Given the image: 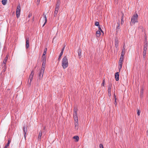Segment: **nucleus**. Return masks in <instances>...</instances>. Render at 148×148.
<instances>
[{"instance_id": "obj_21", "label": "nucleus", "mask_w": 148, "mask_h": 148, "mask_svg": "<svg viewBox=\"0 0 148 148\" xmlns=\"http://www.w3.org/2000/svg\"><path fill=\"white\" fill-rule=\"evenodd\" d=\"M115 47L116 48H117L118 46V42L117 40H115Z\"/></svg>"}, {"instance_id": "obj_11", "label": "nucleus", "mask_w": 148, "mask_h": 148, "mask_svg": "<svg viewBox=\"0 0 148 148\" xmlns=\"http://www.w3.org/2000/svg\"><path fill=\"white\" fill-rule=\"evenodd\" d=\"M43 19L44 20V21L45 22L44 24H43V25L42 26L43 27L44 26V25H45V23H46L47 21V17H46V15H45L44 14H43Z\"/></svg>"}, {"instance_id": "obj_39", "label": "nucleus", "mask_w": 148, "mask_h": 148, "mask_svg": "<svg viewBox=\"0 0 148 148\" xmlns=\"http://www.w3.org/2000/svg\"><path fill=\"white\" fill-rule=\"evenodd\" d=\"M116 98H115V101H114V103L115 104V105H116Z\"/></svg>"}, {"instance_id": "obj_24", "label": "nucleus", "mask_w": 148, "mask_h": 148, "mask_svg": "<svg viewBox=\"0 0 148 148\" xmlns=\"http://www.w3.org/2000/svg\"><path fill=\"white\" fill-rule=\"evenodd\" d=\"M147 43H146V44L144 45V51H146L147 49Z\"/></svg>"}, {"instance_id": "obj_31", "label": "nucleus", "mask_w": 148, "mask_h": 148, "mask_svg": "<svg viewBox=\"0 0 148 148\" xmlns=\"http://www.w3.org/2000/svg\"><path fill=\"white\" fill-rule=\"evenodd\" d=\"M99 30L98 31H101L102 32H103H103L102 30L101 27L100 26L99 27Z\"/></svg>"}, {"instance_id": "obj_44", "label": "nucleus", "mask_w": 148, "mask_h": 148, "mask_svg": "<svg viewBox=\"0 0 148 148\" xmlns=\"http://www.w3.org/2000/svg\"><path fill=\"white\" fill-rule=\"evenodd\" d=\"M7 147L6 146H5V147H4V148H7Z\"/></svg>"}, {"instance_id": "obj_36", "label": "nucleus", "mask_w": 148, "mask_h": 148, "mask_svg": "<svg viewBox=\"0 0 148 148\" xmlns=\"http://www.w3.org/2000/svg\"><path fill=\"white\" fill-rule=\"evenodd\" d=\"M46 54V52L44 51L43 53L42 56H45V55Z\"/></svg>"}, {"instance_id": "obj_13", "label": "nucleus", "mask_w": 148, "mask_h": 148, "mask_svg": "<svg viewBox=\"0 0 148 148\" xmlns=\"http://www.w3.org/2000/svg\"><path fill=\"white\" fill-rule=\"evenodd\" d=\"M119 73L118 72H116L115 74V77L116 79V80L117 81L119 80Z\"/></svg>"}, {"instance_id": "obj_41", "label": "nucleus", "mask_w": 148, "mask_h": 148, "mask_svg": "<svg viewBox=\"0 0 148 148\" xmlns=\"http://www.w3.org/2000/svg\"><path fill=\"white\" fill-rule=\"evenodd\" d=\"M143 90H142L141 91V93H143Z\"/></svg>"}, {"instance_id": "obj_23", "label": "nucleus", "mask_w": 148, "mask_h": 148, "mask_svg": "<svg viewBox=\"0 0 148 148\" xmlns=\"http://www.w3.org/2000/svg\"><path fill=\"white\" fill-rule=\"evenodd\" d=\"M123 16H124V14H123L122 15L121 18V24H122L124 23L123 21Z\"/></svg>"}, {"instance_id": "obj_26", "label": "nucleus", "mask_w": 148, "mask_h": 148, "mask_svg": "<svg viewBox=\"0 0 148 148\" xmlns=\"http://www.w3.org/2000/svg\"><path fill=\"white\" fill-rule=\"evenodd\" d=\"M60 0H58L56 5H57V6H60Z\"/></svg>"}, {"instance_id": "obj_3", "label": "nucleus", "mask_w": 148, "mask_h": 148, "mask_svg": "<svg viewBox=\"0 0 148 148\" xmlns=\"http://www.w3.org/2000/svg\"><path fill=\"white\" fill-rule=\"evenodd\" d=\"M68 65V62L67 57L66 56H64L62 60V66L64 69L66 68Z\"/></svg>"}, {"instance_id": "obj_20", "label": "nucleus", "mask_w": 148, "mask_h": 148, "mask_svg": "<svg viewBox=\"0 0 148 148\" xmlns=\"http://www.w3.org/2000/svg\"><path fill=\"white\" fill-rule=\"evenodd\" d=\"M42 59L43 62H46V56H42Z\"/></svg>"}, {"instance_id": "obj_19", "label": "nucleus", "mask_w": 148, "mask_h": 148, "mask_svg": "<svg viewBox=\"0 0 148 148\" xmlns=\"http://www.w3.org/2000/svg\"><path fill=\"white\" fill-rule=\"evenodd\" d=\"M78 56H79V58H80L81 57V50L80 49H79L78 50Z\"/></svg>"}, {"instance_id": "obj_5", "label": "nucleus", "mask_w": 148, "mask_h": 148, "mask_svg": "<svg viewBox=\"0 0 148 148\" xmlns=\"http://www.w3.org/2000/svg\"><path fill=\"white\" fill-rule=\"evenodd\" d=\"M21 12V7L19 5L17 6V7L16 11V17L17 18L19 17L20 15Z\"/></svg>"}, {"instance_id": "obj_42", "label": "nucleus", "mask_w": 148, "mask_h": 148, "mask_svg": "<svg viewBox=\"0 0 148 148\" xmlns=\"http://www.w3.org/2000/svg\"><path fill=\"white\" fill-rule=\"evenodd\" d=\"M114 97L115 99L116 98V95H115V94H114Z\"/></svg>"}, {"instance_id": "obj_29", "label": "nucleus", "mask_w": 148, "mask_h": 148, "mask_svg": "<svg viewBox=\"0 0 148 148\" xmlns=\"http://www.w3.org/2000/svg\"><path fill=\"white\" fill-rule=\"evenodd\" d=\"M99 25V23L98 22H96L95 23V25L96 26H98Z\"/></svg>"}, {"instance_id": "obj_16", "label": "nucleus", "mask_w": 148, "mask_h": 148, "mask_svg": "<svg viewBox=\"0 0 148 148\" xmlns=\"http://www.w3.org/2000/svg\"><path fill=\"white\" fill-rule=\"evenodd\" d=\"M73 138L75 140L76 142H78L79 140V137L78 136H74L73 137Z\"/></svg>"}, {"instance_id": "obj_43", "label": "nucleus", "mask_w": 148, "mask_h": 148, "mask_svg": "<svg viewBox=\"0 0 148 148\" xmlns=\"http://www.w3.org/2000/svg\"><path fill=\"white\" fill-rule=\"evenodd\" d=\"M31 15L30 14L29 15L28 17H30L31 16Z\"/></svg>"}, {"instance_id": "obj_30", "label": "nucleus", "mask_w": 148, "mask_h": 148, "mask_svg": "<svg viewBox=\"0 0 148 148\" xmlns=\"http://www.w3.org/2000/svg\"><path fill=\"white\" fill-rule=\"evenodd\" d=\"M10 143V140H8V142L7 144H6L5 146L7 147H8L9 146V145Z\"/></svg>"}, {"instance_id": "obj_17", "label": "nucleus", "mask_w": 148, "mask_h": 148, "mask_svg": "<svg viewBox=\"0 0 148 148\" xmlns=\"http://www.w3.org/2000/svg\"><path fill=\"white\" fill-rule=\"evenodd\" d=\"M42 133L41 131H40L39 132L38 136V140H40L41 136H42Z\"/></svg>"}, {"instance_id": "obj_6", "label": "nucleus", "mask_w": 148, "mask_h": 148, "mask_svg": "<svg viewBox=\"0 0 148 148\" xmlns=\"http://www.w3.org/2000/svg\"><path fill=\"white\" fill-rule=\"evenodd\" d=\"M34 73L33 72V71H32L30 74V75L29 76L28 81V83L29 84L31 85V82L32 81V80L33 79V76L34 75Z\"/></svg>"}, {"instance_id": "obj_32", "label": "nucleus", "mask_w": 148, "mask_h": 148, "mask_svg": "<svg viewBox=\"0 0 148 148\" xmlns=\"http://www.w3.org/2000/svg\"><path fill=\"white\" fill-rule=\"evenodd\" d=\"M104 83H105V79H103V82L101 84V86H104Z\"/></svg>"}, {"instance_id": "obj_25", "label": "nucleus", "mask_w": 148, "mask_h": 148, "mask_svg": "<svg viewBox=\"0 0 148 148\" xmlns=\"http://www.w3.org/2000/svg\"><path fill=\"white\" fill-rule=\"evenodd\" d=\"M58 11H55L54 12V17H56L58 13Z\"/></svg>"}, {"instance_id": "obj_35", "label": "nucleus", "mask_w": 148, "mask_h": 148, "mask_svg": "<svg viewBox=\"0 0 148 148\" xmlns=\"http://www.w3.org/2000/svg\"><path fill=\"white\" fill-rule=\"evenodd\" d=\"M40 0H37V1L36 4L37 5L39 4Z\"/></svg>"}, {"instance_id": "obj_1", "label": "nucleus", "mask_w": 148, "mask_h": 148, "mask_svg": "<svg viewBox=\"0 0 148 148\" xmlns=\"http://www.w3.org/2000/svg\"><path fill=\"white\" fill-rule=\"evenodd\" d=\"M77 109L75 108L74 110L73 118L74 120L75 128L77 130L78 129V118L77 114Z\"/></svg>"}, {"instance_id": "obj_12", "label": "nucleus", "mask_w": 148, "mask_h": 148, "mask_svg": "<svg viewBox=\"0 0 148 148\" xmlns=\"http://www.w3.org/2000/svg\"><path fill=\"white\" fill-rule=\"evenodd\" d=\"M8 59V55H7L6 56L3 62V65L4 66H5V64L7 62V60Z\"/></svg>"}, {"instance_id": "obj_18", "label": "nucleus", "mask_w": 148, "mask_h": 148, "mask_svg": "<svg viewBox=\"0 0 148 148\" xmlns=\"http://www.w3.org/2000/svg\"><path fill=\"white\" fill-rule=\"evenodd\" d=\"M100 31H97L96 33V35L97 37H99L101 35V32Z\"/></svg>"}, {"instance_id": "obj_27", "label": "nucleus", "mask_w": 148, "mask_h": 148, "mask_svg": "<svg viewBox=\"0 0 148 148\" xmlns=\"http://www.w3.org/2000/svg\"><path fill=\"white\" fill-rule=\"evenodd\" d=\"M60 6H57V5H56L55 11H58L59 8Z\"/></svg>"}, {"instance_id": "obj_34", "label": "nucleus", "mask_w": 148, "mask_h": 148, "mask_svg": "<svg viewBox=\"0 0 148 148\" xmlns=\"http://www.w3.org/2000/svg\"><path fill=\"white\" fill-rule=\"evenodd\" d=\"M99 148H103V145L102 144H100Z\"/></svg>"}, {"instance_id": "obj_38", "label": "nucleus", "mask_w": 148, "mask_h": 148, "mask_svg": "<svg viewBox=\"0 0 148 148\" xmlns=\"http://www.w3.org/2000/svg\"><path fill=\"white\" fill-rule=\"evenodd\" d=\"M47 48H45V50H44V52H47Z\"/></svg>"}, {"instance_id": "obj_8", "label": "nucleus", "mask_w": 148, "mask_h": 148, "mask_svg": "<svg viewBox=\"0 0 148 148\" xmlns=\"http://www.w3.org/2000/svg\"><path fill=\"white\" fill-rule=\"evenodd\" d=\"M125 45H124L123 47V48L122 50V51L121 53V57H124V56L125 53V51H126V49H125Z\"/></svg>"}, {"instance_id": "obj_40", "label": "nucleus", "mask_w": 148, "mask_h": 148, "mask_svg": "<svg viewBox=\"0 0 148 148\" xmlns=\"http://www.w3.org/2000/svg\"><path fill=\"white\" fill-rule=\"evenodd\" d=\"M118 0H115V2H116L117 3H118Z\"/></svg>"}, {"instance_id": "obj_7", "label": "nucleus", "mask_w": 148, "mask_h": 148, "mask_svg": "<svg viewBox=\"0 0 148 148\" xmlns=\"http://www.w3.org/2000/svg\"><path fill=\"white\" fill-rule=\"evenodd\" d=\"M123 57H121L119 61V69L120 70L122 67V62L123 60Z\"/></svg>"}, {"instance_id": "obj_9", "label": "nucleus", "mask_w": 148, "mask_h": 148, "mask_svg": "<svg viewBox=\"0 0 148 148\" xmlns=\"http://www.w3.org/2000/svg\"><path fill=\"white\" fill-rule=\"evenodd\" d=\"M111 87L112 84H109V85L108 86V95L109 97L110 96H111Z\"/></svg>"}, {"instance_id": "obj_28", "label": "nucleus", "mask_w": 148, "mask_h": 148, "mask_svg": "<svg viewBox=\"0 0 148 148\" xmlns=\"http://www.w3.org/2000/svg\"><path fill=\"white\" fill-rule=\"evenodd\" d=\"M146 51H143V56L144 57H145V55H146Z\"/></svg>"}, {"instance_id": "obj_4", "label": "nucleus", "mask_w": 148, "mask_h": 148, "mask_svg": "<svg viewBox=\"0 0 148 148\" xmlns=\"http://www.w3.org/2000/svg\"><path fill=\"white\" fill-rule=\"evenodd\" d=\"M138 15L137 14H134L131 18V22L133 24L138 22Z\"/></svg>"}, {"instance_id": "obj_2", "label": "nucleus", "mask_w": 148, "mask_h": 148, "mask_svg": "<svg viewBox=\"0 0 148 148\" xmlns=\"http://www.w3.org/2000/svg\"><path fill=\"white\" fill-rule=\"evenodd\" d=\"M46 64V62H43L41 69L40 70L39 74V79H42L45 70V66Z\"/></svg>"}, {"instance_id": "obj_37", "label": "nucleus", "mask_w": 148, "mask_h": 148, "mask_svg": "<svg viewBox=\"0 0 148 148\" xmlns=\"http://www.w3.org/2000/svg\"><path fill=\"white\" fill-rule=\"evenodd\" d=\"M117 24H118V26H117V28H119V27H120V24L119 23H118Z\"/></svg>"}, {"instance_id": "obj_10", "label": "nucleus", "mask_w": 148, "mask_h": 148, "mask_svg": "<svg viewBox=\"0 0 148 148\" xmlns=\"http://www.w3.org/2000/svg\"><path fill=\"white\" fill-rule=\"evenodd\" d=\"M65 46H64V47H63L62 49L61 52L60 54V55H59L58 58V60H60L61 57L62 56V55H63V51H64L65 49Z\"/></svg>"}, {"instance_id": "obj_22", "label": "nucleus", "mask_w": 148, "mask_h": 148, "mask_svg": "<svg viewBox=\"0 0 148 148\" xmlns=\"http://www.w3.org/2000/svg\"><path fill=\"white\" fill-rule=\"evenodd\" d=\"M7 0H2V3L3 5H5L6 3Z\"/></svg>"}, {"instance_id": "obj_14", "label": "nucleus", "mask_w": 148, "mask_h": 148, "mask_svg": "<svg viewBox=\"0 0 148 148\" xmlns=\"http://www.w3.org/2000/svg\"><path fill=\"white\" fill-rule=\"evenodd\" d=\"M29 38H27L26 40V47L27 48H28L29 47Z\"/></svg>"}, {"instance_id": "obj_33", "label": "nucleus", "mask_w": 148, "mask_h": 148, "mask_svg": "<svg viewBox=\"0 0 148 148\" xmlns=\"http://www.w3.org/2000/svg\"><path fill=\"white\" fill-rule=\"evenodd\" d=\"M140 111L139 110H138L137 114L138 116L140 115Z\"/></svg>"}, {"instance_id": "obj_15", "label": "nucleus", "mask_w": 148, "mask_h": 148, "mask_svg": "<svg viewBox=\"0 0 148 148\" xmlns=\"http://www.w3.org/2000/svg\"><path fill=\"white\" fill-rule=\"evenodd\" d=\"M23 132L24 133V138H25V139L26 135V134L27 132V128L25 129V127H23Z\"/></svg>"}]
</instances>
